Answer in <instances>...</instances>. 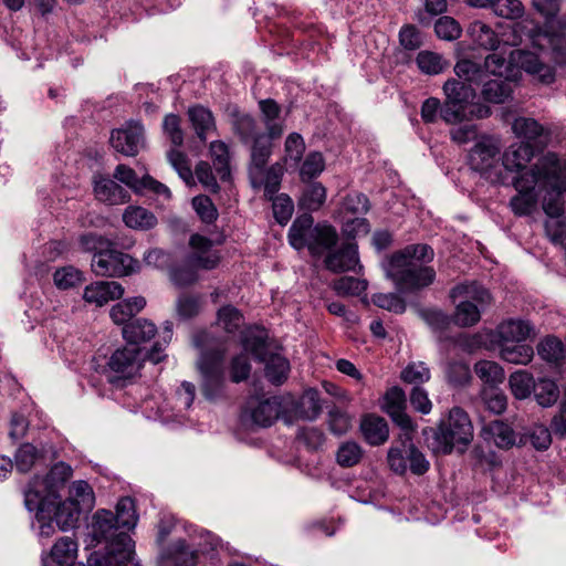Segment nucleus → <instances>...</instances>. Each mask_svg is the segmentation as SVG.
<instances>
[{"instance_id":"obj_1","label":"nucleus","mask_w":566,"mask_h":566,"mask_svg":"<svg viewBox=\"0 0 566 566\" xmlns=\"http://www.w3.org/2000/svg\"><path fill=\"white\" fill-rule=\"evenodd\" d=\"M289 242L296 250L307 248L313 256H326L338 243V233L327 223L314 226L313 217L304 213L293 221L289 230Z\"/></svg>"},{"instance_id":"obj_2","label":"nucleus","mask_w":566,"mask_h":566,"mask_svg":"<svg viewBox=\"0 0 566 566\" xmlns=\"http://www.w3.org/2000/svg\"><path fill=\"white\" fill-rule=\"evenodd\" d=\"M432 438L431 448L437 453L449 454L454 447L464 451L473 439V426L468 413L459 407L452 408Z\"/></svg>"},{"instance_id":"obj_3","label":"nucleus","mask_w":566,"mask_h":566,"mask_svg":"<svg viewBox=\"0 0 566 566\" xmlns=\"http://www.w3.org/2000/svg\"><path fill=\"white\" fill-rule=\"evenodd\" d=\"M73 470L65 462L55 463L44 479L34 476L24 492V503L29 511L40 509L43 512V503L54 505V500L60 497V490L64 488L72 476Z\"/></svg>"},{"instance_id":"obj_4","label":"nucleus","mask_w":566,"mask_h":566,"mask_svg":"<svg viewBox=\"0 0 566 566\" xmlns=\"http://www.w3.org/2000/svg\"><path fill=\"white\" fill-rule=\"evenodd\" d=\"M450 297L458 302L452 317L460 327L478 324L481 312L491 303L489 291L475 282L458 284L451 290Z\"/></svg>"},{"instance_id":"obj_5","label":"nucleus","mask_w":566,"mask_h":566,"mask_svg":"<svg viewBox=\"0 0 566 566\" xmlns=\"http://www.w3.org/2000/svg\"><path fill=\"white\" fill-rule=\"evenodd\" d=\"M243 347L250 352L255 359L265 364V377L273 385L283 384L290 370L289 360L280 354L269 352L266 336L262 331H250L242 339Z\"/></svg>"},{"instance_id":"obj_6","label":"nucleus","mask_w":566,"mask_h":566,"mask_svg":"<svg viewBox=\"0 0 566 566\" xmlns=\"http://www.w3.org/2000/svg\"><path fill=\"white\" fill-rule=\"evenodd\" d=\"M539 187L546 190L543 198V210L551 219L564 216V184L560 179L559 168L554 155H548L541 161Z\"/></svg>"},{"instance_id":"obj_7","label":"nucleus","mask_w":566,"mask_h":566,"mask_svg":"<svg viewBox=\"0 0 566 566\" xmlns=\"http://www.w3.org/2000/svg\"><path fill=\"white\" fill-rule=\"evenodd\" d=\"M197 365L202 378L201 392L203 397L210 401L224 397L223 354L218 350L202 353Z\"/></svg>"},{"instance_id":"obj_8","label":"nucleus","mask_w":566,"mask_h":566,"mask_svg":"<svg viewBox=\"0 0 566 566\" xmlns=\"http://www.w3.org/2000/svg\"><path fill=\"white\" fill-rule=\"evenodd\" d=\"M387 276L399 290L415 291L429 286L436 277L431 266L418 263L395 262L390 259L385 268Z\"/></svg>"},{"instance_id":"obj_9","label":"nucleus","mask_w":566,"mask_h":566,"mask_svg":"<svg viewBox=\"0 0 566 566\" xmlns=\"http://www.w3.org/2000/svg\"><path fill=\"white\" fill-rule=\"evenodd\" d=\"M143 356L138 346H125L116 349L109 357L105 375L116 386H124L126 380L136 377L142 368Z\"/></svg>"},{"instance_id":"obj_10","label":"nucleus","mask_w":566,"mask_h":566,"mask_svg":"<svg viewBox=\"0 0 566 566\" xmlns=\"http://www.w3.org/2000/svg\"><path fill=\"white\" fill-rule=\"evenodd\" d=\"M91 268L98 276L120 277L135 272L138 262L130 255L116 250L112 243L93 254Z\"/></svg>"},{"instance_id":"obj_11","label":"nucleus","mask_w":566,"mask_h":566,"mask_svg":"<svg viewBox=\"0 0 566 566\" xmlns=\"http://www.w3.org/2000/svg\"><path fill=\"white\" fill-rule=\"evenodd\" d=\"M539 182L541 161L513 179V186L518 193L511 199L510 207L515 214L528 216L533 211L537 202L534 190L536 186H539Z\"/></svg>"},{"instance_id":"obj_12","label":"nucleus","mask_w":566,"mask_h":566,"mask_svg":"<svg viewBox=\"0 0 566 566\" xmlns=\"http://www.w3.org/2000/svg\"><path fill=\"white\" fill-rule=\"evenodd\" d=\"M282 412L279 397L252 396L243 407L241 418L243 423L251 427H271Z\"/></svg>"},{"instance_id":"obj_13","label":"nucleus","mask_w":566,"mask_h":566,"mask_svg":"<svg viewBox=\"0 0 566 566\" xmlns=\"http://www.w3.org/2000/svg\"><path fill=\"white\" fill-rule=\"evenodd\" d=\"M190 252L187 258V265L198 270H213L220 262V254L213 248V242L200 234H192L189 239Z\"/></svg>"},{"instance_id":"obj_14","label":"nucleus","mask_w":566,"mask_h":566,"mask_svg":"<svg viewBox=\"0 0 566 566\" xmlns=\"http://www.w3.org/2000/svg\"><path fill=\"white\" fill-rule=\"evenodd\" d=\"M500 151V139L493 136H482L469 153V164L473 170L486 172L497 163Z\"/></svg>"},{"instance_id":"obj_15","label":"nucleus","mask_w":566,"mask_h":566,"mask_svg":"<svg viewBox=\"0 0 566 566\" xmlns=\"http://www.w3.org/2000/svg\"><path fill=\"white\" fill-rule=\"evenodd\" d=\"M109 142L116 151L136 156L144 146V128L139 123L130 122L123 128L114 129Z\"/></svg>"},{"instance_id":"obj_16","label":"nucleus","mask_w":566,"mask_h":566,"mask_svg":"<svg viewBox=\"0 0 566 566\" xmlns=\"http://www.w3.org/2000/svg\"><path fill=\"white\" fill-rule=\"evenodd\" d=\"M512 67H518L526 73L536 76L542 83L551 84L555 80L554 70L543 63L538 56L530 51L513 50L510 52Z\"/></svg>"},{"instance_id":"obj_17","label":"nucleus","mask_w":566,"mask_h":566,"mask_svg":"<svg viewBox=\"0 0 566 566\" xmlns=\"http://www.w3.org/2000/svg\"><path fill=\"white\" fill-rule=\"evenodd\" d=\"M324 265L334 273L355 271L359 265L357 244L354 242L336 244L324 258Z\"/></svg>"},{"instance_id":"obj_18","label":"nucleus","mask_w":566,"mask_h":566,"mask_svg":"<svg viewBox=\"0 0 566 566\" xmlns=\"http://www.w3.org/2000/svg\"><path fill=\"white\" fill-rule=\"evenodd\" d=\"M134 553V542L126 533L116 535L104 556L97 559L99 566H126Z\"/></svg>"},{"instance_id":"obj_19","label":"nucleus","mask_w":566,"mask_h":566,"mask_svg":"<svg viewBox=\"0 0 566 566\" xmlns=\"http://www.w3.org/2000/svg\"><path fill=\"white\" fill-rule=\"evenodd\" d=\"M283 174V166L276 163L266 169L261 168L258 171H250L249 177L254 189L263 188L264 196L268 199H273V196L280 190Z\"/></svg>"},{"instance_id":"obj_20","label":"nucleus","mask_w":566,"mask_h":566,"mask_svg":"<svg viewBox=\"0 0 566 566\" xmlns=\"http://www.w3.org/2000/svg\"><path fill=\"white\" fill-rule=\"evenodd\" d=\"M124 294V287L115 281H98L84 289L83 298L86 303L101 307Z\"/></svg>"},{"instance_id":"obj_21","label":"nucleus","mask_w":566,"mask_h":566,"mask_svg":"<svg viewBox=\"0 0 566 566\" xmlns=\"http://www.w3.org/2000/svg\"><path fill=\"white\" fill-rule=\"evenodd\" d=\"M384 409L400 428L406 431L413 429L412 420L406 412V395L402 389L392 387L386 392Z\"/></svg>"},{"instance_id":"obj_22","label":"nucleus","mask_w":566,"mask_h":566,"mask_svg":"<svg viewBox=\"0 0 566 566\" xmlns=\"http://www.w3.org/2000/svg\"><path fill=\"white\" fill-rule=\"evenodd\" d=\"M534 155V147L528 143H515L504 151L502 163L506 170L523 174Z\"/></svg>"},{"instance_id":"obj_23","label":"nucleus","mask_w":566,"mask_h":566,"mask_svg":"<svg viewBox=\"0 0 566 566\" xmlns=\"http://www.w3.org/2000/svg\"><path fill=\"white\" fill-rule=\"evenodd\" d=\"M277 137H272L269 132L256 135L254 139L248 143L250 145V164L249 172L258 171L265 168L272 155L273 140Z\"/></svg>"},{"instance_id":"obj_24","label":"nucleus","mask_w":566,"mask_h":566,"mask_svg":"<svg viewBox=\"0 0 566 566\" xmlns=\"http://www.w3.org/2000/svg\"><path fill=\"white\" fill-rule=\"evenodd\" d=\"M512 130L517 137L533 142L539 147H545L549 139L548 130L534 118H515Z\"/></svg>"},{"instance_id":"obj_25","label":"nucleus","mask_w":566,"mask_h":566,"mask_svg":"<svg viewBox=\"0 0 566 566\" xmlns=\"http://www.w3.org/2000/svg\"><path fill=\"white\" fill-rule=\"evenodd\" d=\"M94 192L99 201L108 205H123L129 200V193L108 177L99 176L94 181Z\"/></svg>"},{"instance_id":"obj_26","label":"nucleus","mask_w":566,"mask_h":566,"mask_svg":"<svg viewBox=\"0 0 566 566\" xmlns=\"http://www.w3.org/2000/svg\"><path fill=\"white\" fill-rule=\"evenodd\" d=\"M481 437L488 443H493L500 449H509L516 442L514 430L501 420L485 424L481 430Z\"/></svg>"},{"instance_id":"obj_27","label":"nucleus","mask_w":566,"mask_h":566,"mask_svg":"<svg viewBox=\"0 0 566 566\" xmlns=\"http://www.w3.org/2000/svg\"><path fill=\"white\" fill-rule=\"evenodd\" d=\"M105 516L104 522L109 528L116 526L130 530L136 526L138 521L134 500L128 496L118 501L115 516L111 512H105Z\"/></svg>"},{"instance_id":"obj_28","label":"nucleus","mask_w":566,"mask_h":566,"mask_svg":"<svg viewBox=\"0 0 566 566\" xmlns=\"http://www.w3.org/2000/svg\"><path fill=\"white\" fill-rule=\"evenodd\" d=\"M532 42L541 50L549 49L556 65L566 66V38L555 33L539 32L533 36Z\"/></svg>"},{"instance_id":"obj_29","label":"nucleus","mask_w":566,"mask_h":566,"mask_svg":"<svg viewBox=\"0 0 566 566\" xmlns=\"http://www.w3.org/2000/svg\"><path fill=\"white\" fill-rule=\"evenodd\" d=\"M360 431L365 440L371 446L384 444L389 438V428L386 420L376 415H367L361 419Z\"/></svg>"},{"instance_id":"obj_30","label":"nucleus","mask_w":566,"mask_h":566,"mask_svg":"<svg viewBox=\"0 0 566 566\" xmlns=\"http://www.w3.org/2000/svg\"><path fill=\"white\" fill-rule=\"evenodd\" d=\"M157 333L156 325L146 318H135L123 326L122 334L128 346L150 340Z\"/></svg>"},{"instance_id":"obj_31","label":"nucleus","mask_w":566,"mask_h":566,"mask_svg":"<svg viewBox=\"0 0 566 566\" xmlns=\"http://www.w3.org/2000/svg\"><path fill=\"white\" fill-rule=\"evenodd\" d=\"M468 33L479 48L490 51L500 49V38L490 25L482 21H473L468 28Z\"/></svg>"},{"instance_id":"obj_32","label":"nucleus","mask_w":566,"mask_h":566,"mask_svg":"<svg viewBox=\"0 0 566 566\" xmlns=\"http://www.w3.org/2000/svg\"><path fill=\"white\" fill-rule=\"evenodd\" d=\"M45 453L44 447L38 448L32 443L21 444L14 454L17 470L27 473L36 464L44 463Z\"/></svg>"},{"instance_id":"obj_33","label":"nucleus","mask_w":566,"mask_h":566,"mask_svg":"<svg viewBox=\"0 0 566 566\" xmlns=\"http://www.w3.org/2000/svg\"><path fill=\"white\" fill-rule=\"evenodd\" d=\"M146 306L143 296H135L117 303L111 308L109 316L117 325H126L132 322L133 316L138 314Z\"/></svg>"},{"instance_id":"obj_34","label":"nucleus","mask_w":566,"mask_h":566,"mask_svg":"<svg viewBox=\"0 0 566 566\" xmlns=\"http://www.w3.org/2000/svg\"><path fill=\"white\" fill-rule=\"evenodd\" d=\"M188 117L198 138L206 142L208 134L216 129L214 117L210 109L196 105L188 109Z\"/></svg>"},{"instance_id":"obj_35","label":"nucleus","mask_w":566,"mask_h":566,"mask_svg":"<svg viewBox=\"0 0 566 566\" xmlns=\"http://www.w3.org/2000/svg\"><path fill=\"white\" fill-rule=\"evenodd\" d=\"M533 333V326L522 319H509L499 325V335L505 343H522Z\"/></svg>"},{"instance_id":"obj_36","label":"nucleus","mask_w":566,"mask_h":566,"mask_svg":"<svg viewBox=\"0 0 566 566\" xmlns=\"http://www.w3.org/2000/svg\"><path fill=\"white\" fill-rule=\"evenodd\" d=\"M66 501L78 507L82 512H88L94 506L95 495L92 486L86 481L78 480L70 486Z\"/></svg>"},{"instance_id":"obj_37","label":"nucleus","mask_w":566,"mask_h":566,"mask_svg":"<svg viewBox=\"0 0 566 566\" xmlns=\"http://www.w3.org/2000/svg\"><path fill=\"white\" fill-rule=\"evenodd\" d=\"M123 221L128 228L148 230L156 226L157 218L143 207L129 206L124 211Z\"/></svg>"},{"instance_id":"obj_38","label":"nucleus","mask_w":566,"mask_h":566,"mask_svg":"<svg viewBox=\"0 0 566 566\" xmlns=\"http://www.w3.org/2000/svg\"><path fill=\"white\" fill-rule=\"evenodd\" d=\"M454 73L459 81L471 86L481 84L486 77L485 67L469 59L458 61L454 66Z\"/></svg>"},{"instance_id":"obj_39","label":"nucleus","mask_w":566,"mask_h":566,"mask_svg":"<svg viewBox=\"0 0 566 566\" xmlns=\"http://www.w3.org/2000/svg\"><path fill=\"white\" fill-rule=\"evenodd\" d=\"M434 252L428 244H411L394 253L390 259L395 262L418 263L433 260Z\"/></svg>"},{"instance_id":"obj_40","label":"nucleus","mask_w":566,"mask_h":566,"mask_svg":"<svg viewBox=\"0 0 566 566\" xmlns=\"http://www.w3.org/2000/svg\"><path fill=\"white\" fill-rule=\"evenodd\" d=\"M232 127L244 144L250 143L256 135L263 134L252 116L239 112L232 113Z\"/></svg>"},{"instance_id":"obj_41","label":"nucleus","mask_w":566,"mask_h":566,"mask_svg":"<svg viewBox=\"0 0 566 566\" xmlns=\"http://www.w3.org/2000/svg\"><path fill=\"white\" fill-rule=\"evenodd\" d=\"M446 98L469 105L475 98V90L470 84L457 78H449L443 84Z\"/></svg>"},{"instance_id":"obj_42","label":"nucleus","mask_w":566,"mask_h":566,"mask_svg":"<svg viewBox=\"0 0 566 566\" xmlns=\"http://www.w3.org/2000/svg\"><path fill=\"white\" fill-rule=\"evenodd\" d=\"M77 544L76 542L69 537H61L52 547L50 557L51 559L60 566H66L76 557Z\"/></svg>"},{"instance_id":"obj_43","label":"nucleus","mask_w":566,"mask_h":566,"mask_svg":"<svg viewBox=\"0 0 566 566\" xmlns=\"http://www.w3.org/2000/svg\"><path fill=\"white\" fill-rule=\"evenodd\" d=\"M259 105L264 118L266 132H269L272 137H281L283 134V125L276 122L281 112L279 104L274 99L268 98L260 101Z\"/></svg>"},{"instance_id":"obj_44","label":"nucleus","mask_w":566,"mask_h":566,"mask_svg":"<svg viewBox=\"0 0 566 566\" xmlns=\"http://www.w3.org/2000/svg\"><path fill=\"white\" fill-rule=\"evenodd\" d=\"M534 356V350L532 346L514 343V344H504L501 347V357L507 363L517 364V365H526L528 364Z\"/></svg>"},{"instance_id":"obj_45","label":"nucleus","mask_w":566,"mask_h":566,"mask_svg":"<svg viewBox=\"0 0 566 566\" xmlns=\"http://www.w3.org/2000/svg\"><path fill=\"white\" fill-rule=\"evenodd\" d=\"M512 93L511 84L504 80L495 78L483 84L482 96L489 103H504Z\"/></svg>"},{"instance_id":"obj_46","label":"nucleus","mask_w":566,"mask_h":566,"mask_svg":"<svg viewBox=\"0 0 566 566\" xmlns=\"http://www.w3.org/2000/svg\"><path fill=\"white\" fill-rule=\"evenodd\" d=\"M81 513L82 511L78 507L72 505L67 501L59 503L55 506L53 515L56 527L61 531L73 528L76 525Z\"/></svg>"},{"instance_id":"obj_47","label":"nucleus","mask_w":566,"mask_h":566,"mask_svg":"<svg viewBox=\"0 0 566 566\" xmlns=\"http://www.w3.org/2000/svg\"><path fill=\"white\" fill-rule=\"evenodd\" d=\"M416 62L421 72L429 75L440 74L449 65L448 61L441 54L431 51L419 52Z\"/></svg>"},{"instance_id":"obj_48","label":"nucleus","mask_w":566,"mask_h":566,"mask_svg":"<svg viewBox=\"0 0 566 566\" xmlns=\"http://www.w3.org/2000/svg\"><path fill=\"white\" fill-rule=\"evenodd\" d=\"M298 415L306 420L316 419L322 412L319 394L316 389L310 388L304 391L298 403Z\"/></svg>"},{"instance_id":"obj_49","label":"nucleus","mask_w":566,"mask_h":566,"mask_svg":"<svg viewBox=\"0 0 566 566\" xmlns=\"http://www.w3.org/2000/svg\"><path fill=\"white\" fill-rule=\"evenodd\" d=\"M533 392L536 401L542 407L553 406L559 397V389L557 385L547 378H542L535 382Z\"/></svg>"},{"instance_id":"obj_50","label":"nucleus","mask_w":566,"mask_h":566,"mask_svg":"<svg viewBox=\"0 0 566 566\" xmlns=\"http://www.w3.org/2000/svg\"><path fill=\"white\" fill-rule=\"evenodd\" d=\"M510 387L512 394L517 399L527 398L534 389L535 381L533 376L526 370H517L510 376Z\"/></svg>"},{"instance_id":"obj_51","label":"nucleus","mask_w":566,"mask_h":566,"mask_svg":"<svg viewBox=\"0 0 566 566\" xmlns=\"http://www.w3.org/2000/svg\"><path fill=\"white\" fill-rule=\"evenodd\" d=\"M469 105L444 98L441 109V119L448 125L468 122Z\"/></svg>"},{"instance_id":"obj_52","label":"nucleus","mask_w":566,"mask_h":566,"mask_svg":"<svg viewBox=\"0 0 566 566\" xmlns=\"http://www.w3.org/2000/svg\"><path fill=\"white\" fill-rule=\"evenodd\" d=\"M210 154L220 179H228L230 177L228 146L220 140L212 142L210 144Z\"/></svg>"},{"instance_id":"obj_53","label":"nucleus","mask_w":566,"mask_h":566,"mask_svg":"<svg viewBox=\"0 0 566 566\" xmlns=\"http://www.w3.org/2000/svg\"><path fill=\"white\" fill-rule=\"evenodd\" d=\"M305 151V143L298 133H291L284 144V161L286 165L296 167Z\"/></svg>"},{"instance_id":"obj_54","label":"nucleus","mask_w":566,"mask_h":566,"mask_svg":"<svg viewBox=\"0 0 566 566\" xmlns=\"http://www.w3.org/2000/svg\"><path fill=\"white\" fill-rule=\"evenodd\" d=\"M217 324L227 333L237 332L243 324V316L238 308L226 305L218 311Z\"/></svg>"},{"instance_id":"obj_55","label":"nucleus","mask_w":566,"mask_h":566,"mask_svg":"<svg viewBox=\"0 0 566 566\" xmlns=\"http://www.w3.org/2000/svg\"><path fill=\"white\" fill-rule=\"evenodd\" d=\"M326 199V189L319 182L310 184L304 189L300 205L311 211L317 210Z\"/></svg>"},{"instance_id":"obj_56","label":"nucleus","mask_w":566,"mask_h":566,"mask_svg":"<svg viewBox=\"0 0 566 566\" xmlns=\"http://www.w3.org/2000/svg\"><path fill=\"white\" fill-rule=\"evenodd\" d=\"M475 374L490 386H494L504 380V371L502 367L491 360H481L474 365Z\"/></svg>"},{"instance_id":"obj_57","label":"nucleus","mask_w":566,"mask_h":566,"mask_svg":"<svg viewBox=\"0 0 566 566\" xmlns=\"http://www.w3.org/2000/svg\"><path fill=\"white\" fill-rule=\"evenodd\" d=\"M363 457L360 446L354 441L342 443L336 453V461L343 468H350L359 463Z\"/></svg>"},{"instance_id":"obj_58","label":"nucleus","mask_w":566,"mask_h":566,"mask_svg":"<svg viewBox=\"0 0 566 566\" xmlns=\"http://www.w3.org/2000/svg\"><path fill=\"white\" fill-rule=\"evenodd\" d=\"M537 353L543 359L557 363L564 358L565 348L562 340L554 336H548L538 344Z\"/></svg>"},{"instance_id":"obj_59","label":"nucleus","mask_w":566,"mask_h":566,"mask_svg":"<svg viewBox=\"0 0 566 566\" xmlns=\"http://www.w3.org/2000/svg\"><path fill=\"white\" fill-rule=\"evenodd\" d=\"M482 400L485 407L496 415L504 412L507 406L505 394L495 386H489L482 390Z\"/></svg>"},{"instance_id":"obj_60","label":"nucleus","mask_w":566,"mask_h":566,"mask_svg":"<svg viewBox=\"0 0 566 566\" xmlns=\"http://www.w3.org/2000/svg\"><path fill=\"white\" fill-rule=\"evenodd\" d=\"M333 289L342 296L360 295L367 289V281L353 276H343L333 283Z\"/></svg>"},{"instance_id":"obj_61","label":"nucleus","mask_w":566,"mask_h":566,"mask_svg":"<svg viewBox=\"0 0 566 566\" xmlns=\"http://www.w3.org/2000/svg\"><path fill=\"white\" fill-rule=\"evenodd\" d=\"M492 11L497 17L515 20L524 14V7L520 0H493Z\"/></svg>"},{"instance_id":"obj_62","label":"nucleus","mask_w":566,"mask_h":566,"mask_svg":"<svg viewBox=\"0 0 566 566\" xmlns=\"http://www.w3.org/2000/svg\"><path fill=\"white\" fill-rule=\"evenodd\" d=\"M114 178L127 186L136 193H144V176L139 178L134 169L126 165H118Z\"/></svg>"},{"instance_id":"obj_63","label":"nucleus","mask_w":566,"mask_h":566,"mask_svg":"<svg viewBox=\"0 0 566 566\" xmlns=\"http://www.w3.org/2000/svg\"><path fill=\"white\" fill-rule=\"evenodd\" d=\"M168 558L175 566H196L197 554L195 551H189L185 542L179 539L174 543Z\"/></svg>"},{"instance_id":"obj_64","label":"nucleus","mask_w":566,"mask_h":566,"mask_svg":"<svg viewBox=\"0 0 566 566\" xmlns=\"http://www.w3.org/2000/svg\"><path fill=\"white\" fill-rule=\"evenodd\" d=\"M420 316L434 332L447 329L453 322L452 316L438 308L422 310Z\"/></svg>"}]
</instances>
